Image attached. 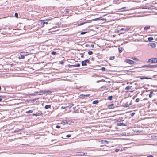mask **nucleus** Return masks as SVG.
<instances>
[{
    "mask_svg": "<svg viewBox=\"0 0 157 157\" xmlns=\"http://www.w3.org/2000/svg\"><path fill=\"white\" fill-rule=\"evenodd\" d=\"M156 62H157V58H156L149 59L147 61V63L150 64Z\"/></svg>",
    "mask_w": 157,
    "mask_h": 157,
    "instance_id": "obj_1",
    "label": "nucleus"
},
{
    "mask_svg": "<svg viewBox=\"0 0 157 157\" xmlns=\"http://www.w3.org/2000/svg\"><path fill=\"white\" fill-rule=\"evenodd\" d=\"M157 67L156 65H144L141 67L142 68L147 67L148 68H155Z\"/></svg>",
    "mask_w": 157,
    "mask_h": 157,
    "instance_id": "obj_2",
    "label": "nucleus"
},
{
    "mask_svg": "<svg viewBox=\"0 0 157 157\" xmlns=\"http://www.w3.org/2000/svg\"><path fill=\"white\" fill-rule=\"evenodd\" d=\"M125 62L130 64H134L135 63V62L134 61L128 59H126Z\"/></svg>",
    "mask_w": 157,
    "mask_h": 157,
    "instance_id": "obj_3",
    "label": "nucleus"
},
{
    "mask_svg": "<svg viewBox=\"0 0 157 157\" xmlns=\"http://www.w3.org/2000/svg\"><path fill=\"white\" fill-rule=\"evenodd\" d=\"M77 155H81V156L86 155H87V153L83 152H82L77 153Z\"/></svg>",
    "mask_w": 157,
    "mask_h": 157,
    "instance_id": "obj_4",
    "label": "nucleus"
},
{
    "mask_svg": "<svg viewBox=\"0 0 157 157\" xmlns=\"http://www.w3.org/2000/svg\"><path fill=\"white\" fill-rule=\"evenodd\" d=\"M120 33L123 34L125 32V29L124 28H121L120 29Z\"/></svg>",
    "mask_w": 157,
    "mask_h": 157,
    "instance_id": "obj_5",
    "label": "nucleus"
},
{
    "mask_svg": "<svg viewBox=\"0 0 157 157\" xmlns=\"http://www.w3.org/2000/svg\"><path fill=\"white\" fill-rule=\"evenodd\" d=\"M148 45L151 46L152 48L156 46V44L154 43H149L148 44Z\"/></svg>",
    "mask_w": 157,
    "mask_h": 157,
    "instance_id": "obj_6",
    "label": "nucleus"
},
{
    "mask_svg": "<svg viewBox=\"0 0 157 157\" xmlns=\"http://www.w3.org/2000/svg\"><path fill=\"white\" fill-rule=\"evenodd\" d=\"M101 143L104 144H107L109 143V142L106 140H102L101 141Z\"/></svg>",
    "mask_w": 157,
    "mask_h": 157,
    "instance_id": "obj_7",
    "label": "nucleus"
},
{
    "mask_svg": "<svg viewBox=\"0 0 157 157\" xmlns=\"http://www.w3.org/2000/svg\"><path fill=\"white\" fill-rule=\"evenodd\" d=\"M22 53H21V54H20V56L19 57V59H24L25 58V56L24 55H22L21 54Z\"/></svg>",
    "mask_w": 157,
    "mask_h": 157,
    "instance_id": "obj_8",
    "label": "nucleus"
},
{
    "mask_svg": "<svg viewBox=\"0 0 157 157\" xmlns=\"http://www.w3.org/2000/svg\"><path fill=\"white\" fill-rule=\"evenodd\" d=\"M117 125L118 126H125L126 125L122 123H117Z\"/></svg>",
    "mask_w": 157,
    "mask_h": 157,
    "instance_id": "obj_9",
    "label": "nucleus"
},
{
    "mask_svg": "<svg viewBox=\"0 0 157 157\" xmlns=\"http://www.w3.org/2000/svg\"><path fill=\"white\" fill-rule=\"evenodd\" d=\"M82 66H86L87 65L86 64V61H85V60L83 61H82Z\"/></svg>",
    "mask_w": 157,
    "mask_h": 157,
    "instance_id": "obj_10",
    "label": "nucleus"
},
{
    "mask_svg": "<svg viewBox=\"0 0 157 157\" xmlns=\"http://www.w3.org/2000/svg\"><path fill=\"white\" fill-rule=\"evenodd\" d=\"M123 50V48L122 47H119L118 48V50L120 53H121L122 52Z\"/></svg>",
    "mask_w": 157,
    "mask_h": 157,
    "instance_id": "obj_11",
    "label": "nucleus"
},
{
    "mask_svg": "<svg viewBox=\"0 0 157 157\" xmlns=\"http://www.w3.org/2000/svg\"><path fill=\"white\" fill-rule=\"evenodd\" d=\"M88 21H87V22H82V23H80V24H78V26H80V25H83V24H85V23H88Z\"/></svg>",
    "mask_w": 157,
    "mask_h": 157,
    "instance_id": "obj_12",
    "label": "nucleus"
},
{
    "mask_svg": "<svg viewBox=\"0 0 157 157\" xmlns=\"http://www.w3.org/2000/svg\"><path fill=\"white\" fill-rule=\"evenodd\" d=\"M113 96H109L108 98V99L109 100H111L112 99Z\"/></svg>",
    "mask_w": 157,
    "mask_h": 157,
    "instance_id": "obj_13",
    "label": "nucleus"
},
{
    "mask_svg": "<svg viewBox=\"0 0 157 157\" xmlns=\"http://www.w3.org/2000/svg\"><path fill=\"white\" fill-rule=\"evenodd\" d=\"M51 105H46L45 106V109H47L50 108L51 107Z\"/></svg>",
    "mask_w": 157,
    "mask_h": 157,
    "instance_id": "obj_14",
    "label": "nucleus"
},
{
    "mask_svg": "<svg viewBox=\"0 0 157 157\" xmlns=\"http://www.w3.org/2000/svg\"><path fill=\"white\" fill-rule=\"evenodd\" d=\"M89 94H87V95H83V94H81L80 95V96H82L83 97H89Z\"/></svg>",
    "mask_w": 157,
    "mask_h": 157,
    "instance_id": "obj_15",
    "label": "nucleus"
},
{
    "mask_svg": "<svg viewBox=\"0 0 157 157\" xmlns=\"http://www.w3.org/2000/svg\"><path fill=\"white\" fill-rule=\"evenodd\" d=\"M148 39L149 41H150L152 40H153V38L152 37H150L148 38Z\"/></svg>",
    "mask_w": 157,
    "mask_h": 157,
    "instance_id": "obj_16",
    "label": "nucleus"
},
{
    "mask_svg": "<svg viewBox=\"0 0 157 157\" xmlns=\"http://www.w3.org/2000/svg\"><path fill=\"white\" fill-rule=\"evenodd\" d=\"M150 27L149 26H145L144 27V30H147V29H149Z\"/></svg>",
    "mask_w": 157,
    "mask_h": 157,
    "instance_id": "obj_17",
    "label": "nucleus"
},
{
    "mask_svg": "<svg viewBox=\"0 0 157 157\" xmlns=\"http://www.w3.org/2000/svg\"><path fill=\"white\" fill-rule=\"evenodd\" d=\"M98 102V100H95L93 102V104H95Z\"/></svg>",
    "mask_w": 157,
    "mask_h": 157,
    "instance_id": "obj_18",
    "label": "nucleus"
},
{
    "mask_svg": "<svg viewBox=\"0 0 157 157\" xmlns=\"http://www.w3.org/2000/svg\"><path fill=\"white\" fill-rule=\"evenodd\" d=\"M132 59L133 60H135L136 61H139V59L138 58H135V57H133L132 58Z\"/></svg>",
    "mask_w": 157,
    "mask_h": 157,
    "instance_id": "obj_19",
    "label": "nucleus"
},
{
    "mask_svg": "<svg viewBox=\"0 0 157 157\" xmlns=\"http://www.w3.org/2000/svg\"><path fill=\"white\" fill-rule=\"evenodd\" d=\"M85 60V61H86V64L87 63H88L89 64H90V60L89 59H86V60Z\"/></svg>",
    "mask_w": 157,
    "mask_h": 157,
    "instance_id": "obj_20",
    "label": "nucleus"
},
{
    "mask_svg": "<svg viewBox=\"0 0 157 157\" xmlns=\"http://www.w3.org/2000/svg\"><path fill=\"white\" fill-rule=\"evenodd\" d=\"M88 53L89 55H91L93 54V52L91 51H89L88 52Z\"/></svg>",
    "mask_w": 157,
    "mask_h": 157,
    "instance_id": "obj_21",
    "label": "nucleus"
},
{
    "mask_svg": "<svg viewBox=\"0 0 157 157\" xmlns=\"http://www.w3.org/2000/svg\"><path fill=\"white\" fill-rule=\"evenodd\" d=\"M33 112V111L32 110H30L28 111H26V113H31Z\"/></svg>",
    "mask_w": 157,
    "mask_h": 157,
    "instance_id": "obj_22",
    "label": "nucleus"
},
{
    "mask_svg": "<svg viewBox=\"0 0 157 157\" xmlns=\"http://www.w3.org/2000/svg\"><path fill=\"white\" fill-rule=\"evenodd\" d=\"M124 29H125V32L126 31H128V30L130 28L129 27H126V28H124Z\"/></svg>",
    "mask_w": 157,
    "mask_h": 157,
    "instance_id": "obj_23",
    "label": "nucleus"
},
{
    "mask_svg": "<svg viewBox=\"0 0 157 157\" xmlns=\"http://www.w3.org/2000/svg\"><path fill=\"white\" fill-rule=\"evenodd\" d=\"M131 88V87L130 86H127L125 89V90H129Z\"/></svg>",
    "mask_w": 157,
    "mask_h": 157,
    "instance_id": "obj_24",
    "label": "nucleus"
},
{
    "mask_svg": "<svg viewBox=\"0 0 157 157\" xmlns=\"http://www.w3.org/2000/svg\"><path fill=\"white\" fill-rule=\"evenodd\" d=\"M73 105H74V104H70L68 106V107H69V108H70L72 107Z\"/></svg>",
    "mask_w": 157,
    "mask_h": 157,
    "instance_id": "obj_25",
    "label": "nucleus"
},
{
    "mask_svg": "<svg viewBox=\"0 0 157 157\" xmlns=\"http://www.w3.org/2000/svg\"><path fill=\"white\" fill-rule=\"evenodd\" d=\"M129 105L126 104H124V106L125 107H129Z\"/></svg>",
    "mask_w": 157,
    "mask_h": 157,
    "instance_id": "obj_26",
    "label": "nucleus"
},
{
    "mask_svg": "<svg viewBox=\"0 0 157 157\" xmlns=\"http://www.w3.org/2000/svg\"><path fill=\"white\" fill-rule=\"evenodd\" d=\"M114 59V56H111L110 57V59L111 60H113Z\"/></svg>",
    "mask_w": 157,
    "mask_h": 157,
    "instance_id": "obj_27",
    "label": "nucleus"
},
{
    "mask_svg": "<svg viewBox=\"0 0 157 157\" xmlns=\"http://www.w3.org/2000/svg\"><path fill=\"white\" fill-rule=\"evenodd\" d=\"M18 14L17 13H15V16L16 17L18 18Z\"/></svg>",
    "mask_w": 157,
    "mask_h": 157,
    "instance_id": "obj_28",
    "label": "nucleus"
},
{
    "mask_svg": "<svg viewBox=\"0 0 157 157\" xmlns=\"http://www.w3.org/2000/svg\"><path fill=\"white\" fill-rule=\"evenodd\" d=\"M140 101V99L139 98H136V100H135V101L136 102H138Z\"/></svg>",
    "mask_w": 157,
    "mask_h": 157,
    "instance_id": "obj_29",
    "label": "nucleus"
},
{
    "mask_svg": "<svg viewBox=\"0 0 157 157\" xmlns=\"http://www.w3.org/2000/svg\"><path fill=\"white\" fill-rule=\"evenodd\" d=\"M67 107H68V106H65V107H63V106H62L61 107V109H65Z\"/></svg>",
    "mask_w": 157,
    "mask_h": 157,
    "instance_id": "obj_30",
    "label": "nucleus"
},
{
    "mask_svg": "<svg viewBox=\"0 0 157 157\" xmlns=\"http://www.w3.org/2000/svg\"><path fill=\"white\" fill-rule=\"evenodd\" d=\"M113 104H111V105H109L108 106L109 108H112L111 107L112 106H113Z\"/></svg>",
    "mask_w": 157,
    "mask_h": 157,
    "instance_id": "obj_31",
    "label": "nucleus"
},
{
    "mask_svg": "<svg viewBox=\"0 0 157 157\" xmlns=\"http://www.w3.org/2000/svg\"><path fill=\"white\" fill-rule=\"evenodd\" d=\"M56 52H55V51H52V52H51V54H52V55H55L56 54Z\"/></svg>",
    "mask_w": 157,
    "mask_h": 157,
    "instance_id": "obj_32",
    "label": "nucleus"
},
{
    "mask_svg": "<svg viewBox=\"0 0 157 157\" xmlns=\"http://www.w3.org/2000/svg\"><path fill=\"white\" fill-rule=\"evenodd\" d=\"M87 32H81V34H84L86 33Z\"/></svg>",
    "mask_w": 157,
    "mask_h": 157,
    "instance_id": "obj_33",
    "label": "nucleus"
},
{
    "mask_svg": "<svg viewBox=\"0 0 157 157\" xmlns=\"http://www.w3.org/2000/svg\"><path fill=\"white\" fill-rule=\"evenodd\" d=\"M80 66V64L78 63H77V64H76L75 65V66L77 67H79Z\"/></svg>",
    "mask_w": 157,
    "mask_h": 157,
    "instance_id": "obj_34",
    "label": "nucleus"
},
{
    "mask_svg": "<svg viewBox=\"0 0 157 157\" xmlns=\"http://www.w3.org/2000/svg\"><path fill=\"white\" fill-rule=\"evenodd\" d=\"M41 24L42 25H44L45 24H47V22H45L43 21L41 22Z\"/></svg>",
    "mask_w": 157,
    "mask_h": 157,
    "instance_id": "obj_35",
    "label": "nucleus"
},
{
    "mask_svg": "<svg viewBox=\"0 0 157 157\" xmlns=\"http://www.w3.org/2000/svg\"><path fill=\"white\" fill-rule=\"evenodd\" d=\"M71 135L70 134H68V135H67L66 136V137H69L71 136Z\"/></svg>",
    "mask_w": 157,
    "mask_h": 157,
    "instance_id": "obj_36",
    "label": "nucleus"
},
{
    "mask_svg": "<svg viewBox=\"0 0 157 157\" xmlns=\"http://www.w3.org/2000/svg\"><path fill=\"white\" fill-rule=\"evenodd\" d=\"M135 114V113L133 112V113H131V116H134V115Z\"/></svg>",
    "mask_w": 157,
    "mask_h": 157,
    "instance_id": "obj_37",
    "label": "nucleus"
},
{
    "mask_svg": "<svg viewBox=\"0 0 157 157\" xmlns=\"http://www.w3.org/2000/svg\"><path fill=\"white\" fill-rule=\"evenodd\" d=\"M105 67H103L101 68V70L102 71H105Z\"/></svg>",
    "mask_w": 157,
    "mask_h": 157,
    "instance_id": "obj_38",
    "label": "nucleus"
},
{
    "mask_svg": "<svg viewBox=\"0 0 157 157\" xmlns=\"http://www.w3.org/2000/svg\"><path fill=\"white\" fill-rule=\"evenodd\" d=\"M144 78H147H147H146V77H144L141 78H140V79H144Z\"/></svg>",
    "mask_w": 157,
    "mask_h": 157,
    "instance_id": "obj_39",
    "label": "nucleus"
},
{
    "mask_svg": "<svg viewBox=\"0 0 157 157\" xmlns=\"http://www.w3.org/2000/svg\"><path fill=\"white\" fill-rule=\"evenodd\" d=\"M119 150V149H116L115 150L116 152H118Z\"/></svg>",
    "mask_w": 157,
    "mask_h": 157,
    "instance_id": "obj_40",
    "label": "nucleus"
},
{
    "mask_svg": "<svg viewBox=\"0 0 157 157\" xmlns=\"http://www.w3.org/2000/svg\"><path fill=\"white\" fill-rule=\"evenodd\" d=\"M56 128H60V127L59 126H58V125H56Z\"/></svg>",
    "mask_w": 157,
    "mask_h": 157,
    "instance_id": "obj_41",
    "label": "nucleus"
},
{
    "mask_svg": "<svg viewBox=\"0 0 157 157\" xmlns=\"http://www.w3.org/2000/svg\"><path fill=\"white\" fill-rule=\"evenodd\" d=\"M147 157H153V156L151 155H150L147 156Z\"/></svg>",
    "mask_w": 157,
    "mask_h": 157,
    "instance_id": "obj_42",
    "label": "nucleus"
},
{
    "mask_svg": "<svg viewBox=\"0 0 157 157\" xmlns=\"http://www.w3.org/2000/svg\"><path fill=\"white\" fill-rule=\"evenodd\" d=\"M67 123V121H64V123Z\"/></svg>",
    "mask_w": 157,
    "mask_h": 157,
    "instance_id": "obj_43",
    "label": "nucleus"
},
{
    "mask_svg": "<svg viewBox=\"0 0 157 157\" xmlns=\"http://www.w3.org/2000/svg\"><path fill=\"white\" fill-rule=\"evenodd\" d=\"M91 47L92 48H93L94 47V45L93 44H91Z\"/></svg>",
    "mask_w": 157,
    "mask_h": 157,
    "instance_id": "obj_44",
    "label": "nucleus"
},
{
    "mask_svg": "<svg viewBox=\"0 0 157 157\" xmlns=\"http://www.w3.org/2000/svg\"><path fill=\"white\" fill-rule=\"evenodd\" d=\"M120 31V30H117V33H120V32H119V31Z\"/></svg>",
    "mask_w": 157,
    "mask_h": 157,
    "instance_id": "obj_45",
    "label": "nucleus"
},
{
    "mask_svg": "<svg viewBox=\"0 0 157 157\" xmlns=\"http://www.w3.org/2000/svg\"><path fill=\"white\" fill-rule=\"evenodd\" d=\"M47 93H51V92L50 91H47Z\"/></svg>",
    "mask_w": 157,
    "mask_h": 157,
    "instance_id": "obj_46",
    "label": "nucleus"
},
{
    "mask_svg": "<svg viewBox=\"0 0 157 157\" xmlns=\"http://www.w3.org/2000/svg\"><path fill=\"white\" fill-rule=\"evenodd\" d=\"M152 95L151 94H150L149 95V96L150 97H152Z\"/></svg>",
    "mask_w": 157,
    "mask_h": 157,
    "instance_id": "obj_47",
    "label": "nucleus"
},
{
    "mask_svg": "<svg viewBox=\"0 0 157 157\" xmlns=\"http://www.w3.org/2000/svg\"><path fill=\"white\" fill-rule=\"evenodd\" d=\"M81 57L82 58V57H83V55H82L81 56Z\"/></svg>",
    "mask_w": 157,
    "mask_h": 157,
    "instance_id": "obj_48",
    "label": "nucleus"
},
{
    "mask_svg": "<svg viewBox=\"0 0 157 157\" xmlns=\"http://www.w3.org/2000/svg\"><path fill=\"white\" fill-rule=\"evenodd\" d=\"M125 8L124 7V8H121L120 9H124V8Z\"/></svg>",
    "mask_w": 157,
    "mask_h": 157,
    "instance_id": "obj_49",
    "label": "nucleus"
},
{
    "mask_svg": "<svg viewBox=\"0 0 157 157\" xmlns=\"http://www.w3.org/2000/svg\"><path fill=\"white\" fill-rule=\"evenodd\" d=\"M2 100V99L0 98V101Z\"/></svg>",
    "mask_w": 157,
    "mask_h": 157,
    "instance_id": "obj_50",
    "label": "nucleus"
},
{
    "mask_svg": "<svg viewBox=\"0 0 157 157\" xmlns=\"http://www.w3.org/2000/svg\"><path fill=\"white\" fill-rule=\"evenodd\" d=\"M155 40H157V38H155Z\"/></svg>",
    "mask_w": 157,
    "mask_h": 157,
    "instance_id": "obj_51",
    "label": "nucleus"
},
{
    "mask_svg": "<svg viewBox=\"0 0 157 157\" xmlns=\"http://www.w3.org/2000/svg\"><path fill=\"white\" fill-rule=\"evenodd\" d=\"M1 90V86H0V90Z\"/></svg>",
    "mask_w": 157,
    "mask_h": 157,
    "instance_id": "obj_52",
    "label": "nucleus"
},
{
    "mask_svg": "<svg viewBox=\"0 0 157 157\" xmlns=\"http://www.w3.org/2000/svg\"><path fill=\"white\" fill-rule=\"evenodd\" d=\"M66 12H67V11H66Z\"/></svg>",
    "mask_w": 157,
    "mask_h": 157,
    "instance_id": "obj_53",
    "label": "nucleus"
},
{
    "mask_svg": "<svg viewBox=\"0 0 157 157\" xmlns=\"http://www.w3.org/2000/svg\"><path fill=\"white\" fill-rule=\"evenodd\" d=\"M1 30V29H0V30Z\"/></svg>",
    "mask_w": 157,
    "mask_h": 157,
    "instance_id": "obj_54",
    "label": "nucleus"
}]
</instances>
